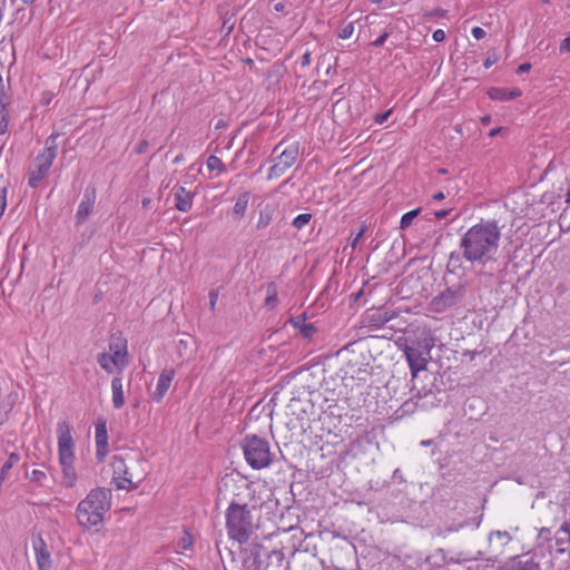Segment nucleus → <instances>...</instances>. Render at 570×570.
<instances>
[{
    "label": "nucleus",
    "instance_id": "44",
    "mask_svg": "<svg viewBox=\"0 0 570 570\" xmlns=\"http://www.w3.org/2000/svg\"><path fill=\"white\" fill-rule=\"evenodd\" d=\"M471 33L476 40L483 39L487 35L481 27H473Z\"/></svg>",
    "mask_w": 570,
    "mask_h": 570
},
{
    "label": "nucleus",
    "instance_id": "13",
    "mask_svg": "<svg viewBox=\"0 0 570 570\" xmlns=\"http://www.w3.org/2000/svg\"><path fill=\"white\" fill-rule=\"evenodd\" d=\"M96 203V189L94 187H87L83 191L82 199L78 206L76 213V225H81L91 214Z\"/></svg>",
    "mask_w": 570,
    "mask_h": 570
},
{
    "label": "nucleus",
    "instance_id": "61",
    "mask_svg": "<svg viewBox=\"0 0 570 570\" xmlns=\"http://www.w3.org/2000/svg\"><path fill=\"white\" fill-rule=\"evenodd\" d=\"M367 229V226L365 224H362L360 230H358V235H361V237H363L364 233L366 232Z\"/></svg>",
    "mask_w": 570,
    "mask_h": 570
},
{
    "label": "nucleus",
    "instance_id": "29",
    "mask_svg": "<svg viewBox=\"0 0 570 570\" xmlns=\"http://www.w3.org/2000/svg\"><path fill=\"white\" fill-rule=\"evenodd\" d=\"M277 303V291L275 284H269L267 286V296L265 298V306L269 309H273Z\"/></svg>",
    "mask_w": 570,
    "mask_h": 570
},
{
    "label": "nucleus",
    "instance_id": "25",
    "mask_svg": "<svg viewBox=\"0 0 570 570\" xmlns=\"http://www.w3.org/2000/svg\"><path fill=\"white\" fill-rule=\"evenodd\" d=\"M512 540L511 534L508 531H492L489 534L490 542H499L501 546L508 544Z\"/></svg>",
    "mask_w": 570,
    "mask_h": 570
},
{
    "label": "nucleus",
    "instance_id": "60",
    "mask_svg": "<svg viewBox=\"0 0 570 570\" xmlns=\"http://www.w3.org/2000/svg\"><path fill=\"white\" fill-rule=\"evenodd\" d=\"M501 130H502L501 127L493 128L490 130L489 136L493 137V136L498 135Z\"/></svg>",
    "mask_w": 570,
    "mask_h": 570
},
{
    "label": "nucleus",
    "instance_id": "16",
    "mask_svg": "<svg viewBox=\"0 0 570 570\" xmlns=\"http://www.w3.org/2000/svg\"><path fill=\"white\" fill-rule=\"evenodd\" d=\"M174 190L176 209L183 213L190 210L194 194L188 191L184 186H175Z\"/></svg>",
    "mask_w": 570,
    "mask_h": 570
},
{
    "label": "nucleus",
    "instance_id": "63",
    "mask_svg": "<svg viewBox=\"0 0 570 570\" xmlns=\"http://www.w3.org/2000/svg\"><path fill=\"white\" fill-rule=\"evenodd\" d=\"M490 119H491V118H490V116H483V117L481 118V122H482L483 125H487V124H489V122H490Z\"/></svg>",
    "mask_w": 570,
    "mask_h": 570
},
{
    "label": "nucleus",
    "instance_id": "11",
    "mask_svg": "<svg viewBox=\"0 0 570 570\" xmlns=\"http://www.w3.org/2000/svg\"><path fill=\"white\" fill-rule=\"evenodd\" d=\"M95 440L97 460L102 462L109 452L107 422L102 419L96 422Z\"/></svg>",
    "mask_w": 570,
    "mask_h": 570
},
{
    "label": "nucleus",
    "instance_id": "34",
    "mask_svg": "<svg viewBox=\"0 0 570 570\" xmlns=\"http://www.w3.org/2000/svg\"><path fill=\"white\" fill-rule=\"evenodd\" d=\"M193 547V538L189 532L184 531L183 537L177 542V548L183 552L190 550Z\"/></svg>",
    "mask_w": 570,
    "mask_h": 570
},
{
    "label": "nucleus",
    "instance_id": "46",
    "mask_svg": "<svg viewBox=\"0 0 570 570\" xmlns=\"http://www.w3.org/2000/svg\"><path fill=\"white\" fill-rule=\"evenodd\" d=\"M432 38L435 42H441L445 39V32L442 29H436L433 32Z\"/></svg>",
    "mask_w": 570,
    "mask_h": 570
},
{
    "label": "nucleus",
    "instance_id": "21",
    "mask_svg": "<svg viewBox=\"0 0 570 570\" xmlns=\"http://www.w3.org/2000/svg\"><path fill=\"white\" fill-rule=\"evenodd\" d=\"M249 191H243L236 199V203L233 207V215L236 219H240L245 216L248 202H249Z\"/></svg>",
    "mask_w": 570,
    "mask_h": 570
},
{
    "label": "nucleus",
    "instance_id": "52",
    "mask_svg": "<svg viewBox=\"0 0 570 570\" xmlns=\"http://www.w3.org/2000/svg\"><path fill=\"white\" fill-rule=\"evenodd\" d=\"M6 206H7V198H6V190H3L2 194L0 193V218L2 217V215L4 213Z\"/></svg>",
    "mask_w": 570,
    "mask_h": 570
},
{
    "label": "nucleus",
    "instance_id": "12",
    "mask_svg": "<svg viewBox=\"0 0 570 570\" xmlns=\"http://www.w3.org/2000/svg\"><path fill=\"white\" fill-rule=\"evenodd\" d=\"M38 570H51L52 560L47 543L41 535L32 539Z\"/></svg>",
    "mask_w": 570,
    "mask_h": 570
},
{
    "label": "nucleus",
    "instance_id": "20",
    "mask_svg": "<svg viewBox=\"0 0 570 570\" xmlns=\"http://www.w3.org/2000/svg\"><path fill=\"white\" fill-rule=\"evenodd\" d=\"M488 95L492 100L508 101L520 97L521 91L519 89L491 88Z\"/></svg>",
    "mask_w": 570,
    "mask_h": 570
},
{
    "label": "nucleus",
    "instance_id": "7",
    "mask_svg": "<svg viewBox=\"0 0 570 570\" xmlns=\"http://www.w3.org/2000/svg\"><path fill=\"white\" fill-rule=\"evenodd\" d=\"M58 452L59 459H75V443L71 436V426L68 422L62 421L57 425Z\"/></svg>",
    "mask_w": 570,
    "mask_h": 570
},
{
    "label": "nucleus",
    "instance_id": "45",
    "mask_svg": "<svg viewBox=\"0 0 570 570\" xmlns=\"http://www.w3.org/2000/svg\"><path fill=\"white\" fill-rule=\"evenodd\" d=\"M559 50L561 53L570 52V36L561 41Z\"/></svg>",
    "mask_w": 570,
    "mask_h": 570
},
{
    "label": "nucleus",
    "instance_id": "49",
    "mask_svg": "<svg viewBox=\"0 0 570 570\" xmlns=\"http://www.w3.org/2000/svg\"><path fill=\"white\" fill-rule=\"evenodd\" d=\"M305 320H306V318H305V315H299V316H297V317L293 318V320H292V323H293L294 327H296V328L301 330L302 325H303V324H306V323H305Z\"/></svg>",
    "mask_w": 570,
    "mask_h": 570
},
{
    "label": "nucleus",
    "instance_id": "47",
    "mask_svg": "<svg viewBox=\"0 0 570 570\" xmlns=\"http://www.w3.org/2000/svg\"><path fill=\"white\" fill-rule=\"evenodd\" d=\"M311 61H312V58H311V52L309 51H306L302 57H301V66L304 68V67H307L311 65Z\"/></svg>",
    "mask_w": 570,
    "mask_h": 570
},
{
    "label": "nucleus",
    "instance_id": "17",
    "mask_svg": "<svg viewBox=\"0 0 570 570\" xmlns=\"http://www.w3.org/2000/svg\"><path fill=\"white\" fill-rule=\"evenodd\" d=\"M406 345L430 354L435 345V338L429 331L423 330L415 340H411L410 344Z\"/></svg>",
    "mask_w": 570,
    "mask_h": 570
},
{
    "label": "nucleus",
    "instance_id": "48",
    "mask_svg": "<svg viewBox=\"0 0 570 570\" xmlns=\"http://www.w3.org/2000/svg\"><path fill=\"white\" fill-rule=\"evenodd\" d=\"M148 141L147 140H141L137 146H136V154H144L147 151L148 149Z\"/></svg>",
    "mask_w": 570,
    "mask_h": 570
},
{
    "label": "nucleus",
    "instance_id": "6",
    "mask_svg": "<svg viewBox=\"0 0 570 570\" xmlns=\"http://www.w3.org/2000/svg\"><path fill=\"white\" fill-rule=\"evenodd\" d=\"M272 155L274 156V164L268 170V179L282 176L296 163L299 156V145L298 142H293L284 146V141H281L274 147Z\"/></svg>",
    "mask_w": 570,
    "mask_h": 570
},
{
    "label": "nucleus",
    "instance_id": "62",
    "mask_svg": "<svg viewBox=\"0 0 570 570\" xmlns=\"http://www.w3.org/2000/svg\"><path fill=\"white\" fill-rule=\"evenodd\" d=\"M183 160H184V155H183V154H179V155H177V156L175 157V159H174V164H178V163H180V161H183Z\"/></svg>",
    "mask_w": 570,
    "mask_h": 570
},
{
    "label": "nucleus",
    "instance_id": "36",
    "mask_svg": "<svg viewBox=\"0 0 570 570\" xmlns=\"http://www.w3.org/2000/svg\"><path fill=\"white\" fill-rule=\"evenodd\" d=\"M311 219H312V214H308V213L299 214L298 216H296L294 218L292 225L296 229H302L311 222Z\"/></svg>",
    "mask_w": 570,
    "mask_h": 570
},
{
    "label": "nucleus",
    "instance_id": "10",
    "mask_svg": "<svg viewBox=\"0 0 570 570\" xmlns=\"http://www.w3.org/2000/svg\"><path fill=\"white\" fill-rule=\"evenodd\" d=\"M403 353L407 361L412 379H415L421 371L426 370L430 354L422 353V351L407 345L404 346Z\"/></svg>",
    "mask_w": 570,
    "mask_h": 570
},
{
    "label": "nucleus",
    "instance_id": "24",
    "mask_svg": "<svg viewBox=\"0 0 570 570\" xmlns=\"http://www.w3.org/2000/svg\"><path fill=\"white\" fill-rule=\"evenodd\" d=\"M125 459L120 455H114L111 461V468L114 472V480L117 481L121 476V472H126Z\"/></svg>",
    "mask_w": 570,
    "mask_h": 570
},
{
    "label": "nucleus",
    "instance_id": "64",
    "mask_svg": "<svg viewBox=\"0 0 570 570\" xmlns=\"http://www.w3.org/2000/svg\"><path fill=\"white\" fill-rule=\"evenodd\" d=\"M274 9L276 11H282L284 9V4L283 3H276Z\"/></svg>",
    "mask_w": 570,
    "mask_h": 570
},
{
    "label": "nucleus",
    "instance_id": "58",
    "mask_svg": "<svg viewBox=\"0 0 570 570\" xmlns=\"http://www.w3.org/2000/svg\"><path fill=\"white\" fill-rule=\"evenodd\" d=\"M433 200L440 202L445 198V195L442 191H439L432 196Z\"/></svg>",
    "mask_w": 570,
    "mask_h": 570
},
{
    "label": "nucleus",
    "instance_id": "15",
    "mask_svg": "<svg viewBox=\"0 0 570 570\" xmlns=\"http://www.w3.org/2000/svg\"><path fill=\"white\" fill-rule=\"evenodd\" d=\"M175 377V371L174 370H164L157 382L156 390L153 394V399L156 402H160L165 394L167 393L168 389L170 387V384Z\"/></svg>",
    "mask_w": 570,
    "mask_h": 570
},
{
    "label": "nucleus",
    "instance_id": "42",
    "mask_svg": "<svg viewBox=\"0 0 570 570\" xmlns=\"http://www.w3.org/2000/svg\"><path fill=\"white\" fill-rule=\"evenodd\" d=\"M390 35H391V32H390V31H385V32H383V35H382V36H380L376 40H374V41L372 42V46H373V47H376V48H377V47L383 46V45H384V42L386 41V39L390 37Z\"/></svg>",
    "mask_w": 570,
    "mask_h": 570
},
{
    "label": "nucleus",
    "instance_id": "53",
    "mask_svg": "<svg viewBox=\"0 0 570 570\" xmlns=\"http://www.w3.org/2000/svg\"><path fill=\"white\" fill-rule=\"evenodd\" d=\"M539 537L546 540L551 539V530L549 528H541L539 531Z\"/></svg>",
    "mask_w": 570,
    "mask_h": 570
},
{
    "label": "nucleus",
    "instance_id": "22",
    "mask_svg": "<svg viewBox=\"0 0 570 570\" xmlns=\"http://www.w3.org/2000/svg\"><path fill=\"white\" fill-rule=\"evenodd\" d=\"M274 212L275 210L272 205H265L263 208H261L256 223L257 229H264L271 224L273 220Z\"/></svg>",
    "mask_w": 570,
    "mask_h": 570
},
{
    "label": "nucleus",
    "instance_id": "19",
    "mask_svg": "<svg viewBox=\"0 0 570 570\" xmlns=\"http://www.w3.org/2000/svg\"><path fill=\"white\" fill-rule=\"evenodd\" d=\"M112 405L115 409H121L125 404L122 379L116 376L111 381Z\"/></svg>",
    "mask_w": 570,
    "mask_h": 570
},
{
    "label": "nucleus",
    "instance_id": "39",
    "mask_svg": "<svg viewBox=\"0 0 570 570\" xmlns=\"http://www.w3.org/2000/svg\"><path fill=\"white\" fill-rule=\"evenodd\" d=\"M353 32H354V23L348 22L341 28V30L338 31V37L341 39H348L352 37Z\"/></svg>",
    "mask_w": 570,
    "mask_h": 570
},
{
    "label": "nucleus",
    "instance_id": "59",
    "mask_svg": "<svg viewBox=\"0 0 570 570\" xmlns=\"http://www.w3.org/2000/svg\"><path fill=\"white\" fill-rule=\"evenodd\" d=\"M9 420L8 412L0 414V428Z\"/></svg>",
    "mask_w": 570,
    "mask_h": 570
},
{
    "label": "nucleus",
    "instance_id": "26",
    "mask_svg": "<svg viewBox=\"0 0 570 570\" xmlns=\"http://www.w3.org/2000/svg\"><path fill=\"white\" fill-rule=\"evenodd\" d=\"M97 362L107 373H112L115 368H117L115 366V361H112L108 353L98 354Z\"/></svg>",
    "mask_w": 570,
    "mask_h": 570
},
{
    "label": "nucleus",
    "instance_id": "4",
    "mask_svg": "<svg viewBox=\"0 0 570 570\" xmlns=\"http://www.w3.org/2000/svg\"><path fill=\"white\" fill-rule=\"evenodd\" d=\"M244 458L254 470L268 468L274 459L269 442L256 434H247L242 441Z\"/></svg>",
    "mask_w": 570,
    "mask_h": 570
},
{
    "label": "nucleus",
    "instance_id": "23",
    "mask_svg": "<svg viewBox=\"0 0 570 570\" xmlns=\"http://www.w3.org/2000/svg\"><path fill=\"white\" fill-rule=\"evenodd\" d=\"M116 485L118 489H137V484L132 482V474L130 473L128 466H126V472H121V476L116 481Z\"/></svg>",
    "mask_w": 570,
    "mask_h": 570
},
{
    "label": "nucleus",
    "instance_id": "35",
    "mask_svg": "<svg viewBox=\"0 0 570 570\" xmlns=\"http://www.w3.org/2000/svg\"><path fill=\"white\" fill-rule=\"evenodd\" d=\"M8 112L6 105L0 100V135L4 134L8 129Z\"/></svg>",
    "mask_w": 570,
    "mask_h": 570
},
{
    "label": "nucleus",
    "instance_id": "37",
    "mask_svg": "<svg viewBox=\"0 0 570 570\" xmlns=\"http://www.w3.org/2000/svg\"><path fill=\"white\" fill-rule=\"evenodd\" d=\"M26 476L31 481L39 484H42L43 480L47 478L46 473L41 470H32L30 473H27Z\"/></svg>",
    "mask_w": 570,
    "mask_h": 570
},
{
    "label": "nucleus",
    "instance_id": "40",
    "mask_svg": "<svg viewBox=\"0 0 570 570\" xmlns=\"http://www.w3.org/2000/svg\"><path fill=\"white\" fill-rule=\"evenodd\" d=\"M559 534H566L567 541L570 544V519L564 521L558 530Z\"/></svg>",
    "mask_w": 570,
    "mask_h": 570
},
{
    "label": "nucleus",
    "instance_id": "30",
    "mask_svg": "<svg viewBox=\"0 0 570 570\" xmlns=\"http://www.w3.org/2000/svg\"><path fill=\"white\" fill-rule=\"evenodd\" d=\"M420 213H421V208H415L413 210L405 213L401 218L400 228L401 229L409 228L411 226L413 219L416 218Z\"/></svg>",
    "mask_w": 570,
    "mask_h": 570
},
{
    "label": "nucleus",
    "instance_id": "14",
    "mask_svg": "<svg viewBox=\"0 0 570 570\" xmlns=\"http://www.w3.org/2000/svg\"><path fill=\"white\" fill-rule=\"evenodd\" d=\"M499 570H541L539 562L527 554L507 561Z\"/></svg>",
    "mask_w": 570,
    "mask_h": 570
},
{
    "label": "nucleus",
    "instance_id": "31",
    "mask_svg": "<svg viewBox=\"0 0 570 570\" xmlns=\"http://www.w3.org/2000/svg\"><path fill=\"white\" fill-rule=\"evenodd\" d=\"M19 460H20V455L16 452H12L9 455L7 462L3 463L1 471H0V476H3L4 479H7L9 471L11 470L13 464H16Z\"/></svg>",
    "mask_w": 570,
    "mask_h": 570
},
{
    "label": "nucleus",
    "instance_id": "56",
    "mask_svg": "<svg viewBox=\"0 0 570 570\" xmlns=\"http://www.w3.org/2000/svg\"><path fill=\"white\" fill-rule=\"evenodd\" d=\"M566 542L568 543V541H567V535H566V534H559V533L557 532L556 543H557V544H563V543H566Z\"/></svg>",
    "mask_w": 570,
    "mask_h": 570
},
{
    "label": "nucleus",
    "instance_id": "28",
    "mask_svg": "<svg viewBox=\"0 0 570 570\" xmlns=\"http://www.w3.org/2000/svg\"><path fill=\"white\" fill-rule=\"evenodd\" d=\"M206 165L210 171H214V170H217L218 173L226 171V166L224 165L222 159L217 156H214V155L209 156L207 158Z\"/></svg>",
    "mask_w": 570,
    "mask_h": 570
},
{
    "label": "nucleus",
    "instance_id": "1",
    "mask_svg": "<svg viewBox=\"0 0 570 570\" xmlns=\"http://www.w3.org/2000/svg\"><path fill=\"white\" fill-rule=\"evenodd\" d=\"M501 239V228L494 220H481L470 227L460 239L462 256L471 264L485 266L494 262Z\"/></svg>",
    "mask_w": 570,
    "mask_h": 570
},
{
    "label": "nucleus",
    "instance_id": "57",
    "mask_svg": "<svg viewBox=\"0 0 570 570\" xmlns=\"http://www.w3.org/2000/svg\"><path fill=\"white\" fill-rule=\"evenodd\" d=\"M361 238H362V237H361V235L356 234V235L353 237V239L351 240V247H352V248H355V247H356V245H357V243L361 240Z\"/></svg>",
    "mask_w": 570,
    "mask_h": 570
},
{
    "label": "nucleus",
    "instance_id": "55",
    "mask_svg": "<svg viewBox=\"0 0 570 570\" xmlns=\"http://www.w3.org/2000/svg\"><path fill=\"white\" fill-rule=\"evenodd\" d=\"M530 69H531V63L524 62L518 67L517 73H519V75L524 73V72H528Z\"/></svg>",
    "mask_w": 570,
    "mask_h": 570
},
{
    "label": "nucleus",
    "instance_id": "51",
    "mask_svg": "<svg viewBox=\"0 0 570 570\" xmlns=\"http://www.w3.org/2000/svg\"><path fill=\"white\" fill-rule=\"evenodd\" d=\"M497 61H498V57H497V55H494V53H493V55H489V56L487 57V59L484 60L483 66L488 69V68H490L492 65H494Z\"/></svg>",
    "mask_w": 570,
    "mask_h": 570
},
{
    "label": "nucleus",
    "instance_id": "54",
    "mask_svg": "<svg viewBox=\"0 0 570 570\" xmlns=\"http://www.w3.org/2000/svg\"><path fill=\"white\" fill-rule=\"evenodd\" d=\"M452 209H441V210H436L434 213V217L440 220V219H443L445 218L450 213H451Z\"/></svg>",
    "mask_w": 570,
    "mask_h": 570
},
{
    "label": "nucleus",
    "instance_id": "5",
    "mask_svg": "<svg viewBox=\"0 0 570 570\" xmlns=\"http://www.w3.org/2000/svg\"><path fill=\"white\" fill-rule=\"evenodd\" d=\"M57 138L58 135H50L45 141V148L40 153L33 163V167L29 171L28 184L30 187L36 188L40 181L47 176L55 158L57 157Z\"/></svg>",
    "mask_w": 570,
    "mask_h": 570
},
{
    "label": "nucleus",
    "instance_id": "32",
    "mask_svg": "<svg viewBox=\"0 0 570 570\" xmlns=\"http://www.w3.org/2000/svg\"><path fill=\"white\" fill-rule=\"evenodd\" d=\"M111 356L112 361H115V366L118 370H124L128 364L127 351L126 352H115L108 353Z\"/></svg>",
    "mask_w": 570,
    "mask_h": 570
},
{
    "label": "nucleus",
    "instance_id": "3",
    "mask_svg": "<svg viewBox=\"0 0 570 570\" xmlns=\"http://www.w3.org/2000/svg\"><path fill=\"white\" fill-rule=\"evenodd\" d=\"M226 528L228 537L243 544L253 533V517L247 504L232 502L226 511Z\"/></svg>",
    "mask_w": 570,
    "mask_h": 570
},
{
    "label": "nucleus",
    "instance_id": "27",
    "mask_svg": "<svg viewBox=\"0 0 570 570\" xmlns=\"http://www.w3.org/2000/svg\"><path fill=\"white\" fill-rule=\"evenodd\" d=\"M345 400H346L347 405L351 409L360 407L362 405V403L365 402V397H364L362 391L358 392V396H354V387L353 386H352L350 393L346 395Z\"/></svg>",
    "mask_w": 570,
    "mask_h": 570
},
{
    "label": "nucleus",
    "instance_id": "50",
    "mask_svg": "<svg viewBox=\"0 0 570 570\" xmlns=\"http://www.w3.org/2000/svg\"><path fill=\"white\" fill-rule=\"evenodd\" d=\"M394 321H396L395 324H393L391 327L392 328H395V330H399V331H402L403 330V326L406 325V321L403 320V317L401 316V314L399 315V318H395Z\"/></svg>",
    "mask_w": 570,
    "mask_h": 570
},
{
    "label": "nucleus",
    "instance_id": "38",
    "mask_svg": "<svg viewBox=\"0 0 570 570\" xmlns=\"http://www.w3.org/2000/svg\"><path fill=\"white\" fill-rule=\"evenodd\" d=\"M299 333L305 337V338H308L311 340L313 337V335L316 333V327L314 324L312 323H308V324H303L301 330H299Z\"/></svg>",
    "mask_w": 570,
    "mask_h": 570
},
{
    "label": "nucleus",
    "instance_id": "9",
    "mask_svg": "<svg viewBox=\"0 0 570 570\" xmlns=\"http://www.w3.org/2000/svg\"><path fill=\"white\" fill-rule=\"evenodd\" d=\"M400 311L383 307L370 308L364 315L363 322L368 326L382 327L386 323L399 318Z\"/></svg>",
    "mask_w": 570,
    "mask_h": 570
},
{
    "label": "nucleus",
    "instance_id": "33",
    "mask_svg": "<svg viewBox=\"0 0 570 570\" xmlns=\"http://www.w3.org/2000/svg\"><path fill=\"white\" fill-rule=\"evenodd\" d=\"M127 351V341L120 337H112L109 342V352H126Z\"/></svg>",
    "mask_w": 570,
    "mask_h": 570
},
{
    "label": "nucleus",
    "instance_id": "41",
    "mask_svg": "<svg viewBox=\"0 0 570 570\" xmlns=\"http://www.w3.org/2000/svg\"><path fill=\"white\" fill-rule=\"evenodd\" d=\"M392 114V109L385 111V112H382V114H376L375 117H374V121L377 124V125H382L384 124L387 118L390 117V115Z\"/></svg>",
    "mask_w": 570,
    "mask_h": 570
},
{
    "label": "nucleus",
    "instance_id": "18",
    "mask_svg": "<svg viewBox=\"0 0 570 570\" xmlns=\"http://www.w3.org/2000/svg\"><path fill=\"white\" fill-rule=\"evenodd\" d=\"M62 466V482L66 488H72L77 480V474L73 468L75 459L63 460L59 459Z\"/></svg>",
    "mask_w": 570,
    "mask_h": 570
},
{
    "label": "nucleus",
    "instance_id": "2",
    "mask_svg": "<svg viewBox=\"0 0 570 570\" xmlns=\"http://www.w3.org/2000/svg\"><path fill=\"white\" fill-rule=\"evenodd\" d=\"M110 490L106 488L92 489L76 509L79 525L90 529L100 524L110 507Z\"/></svg>",
    "mask_w": 570,
    "mask_h": 570
},
{
    "label": "nucleus",
    "instance_id": "43",
    "mask_svg": "<svg viewBox=\"0 0 570 570\" xmlns=\"http://www.w3.org/2000/svg\"><path fill=\"white\" fill-rule=\"evenodd\" d=\"M217 299H218V289H212L209 292V306H210L212 311L215 309Z\"/></svg>",
    "mask_w": 570,
    "mask_h": 570
},
{
    "label": "nucleus",
    "instance_id": "8",
    "mask_svg": "<svg viewBox=\"0 0 570 570\" xmlns=\"http://www.w3.org/2000/svg\"><path fill=\"white\" fill-rule=\"evenodd\" d=\"M465 295V286L459 284L456 286L449 287L442 292L439 296L434 297L432 305L436 312L444 311L448 307H452L458 304Z\"/></svg>",
    "mask_w": 570,
    "mask_h": 570
}]
</instances>
